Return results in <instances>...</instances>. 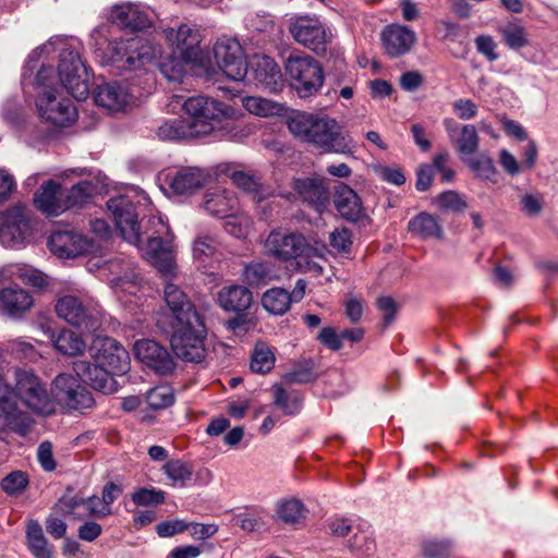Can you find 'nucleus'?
<instances>
[{
	"mask_svg": "<svg viewBox=\"0 0 558 558\" xmlns=\"http://www.w3.org/2000/svg\"><path fill=\"white\" fill-rule=\"evenodd\" d=\"M101 315L92 300H82L72 294V357L88 352L95 362L105 367L108 376H121L130 371V355L116 339L101 336Z\"/></svg>",
	"mask_w": 558,
	"mask_h": 558,
	"instance_id": "nucleus-1",
	"label": "nucleus"
},
{
	"mask_svg": "<svg viewBox=\"0 0 558 558\" xmlns=\"http://www.w3.org/2000/svg\"><path fill=\"white\" fill-rule=\"evenodd\" d=\"M163 299L171 316V348L186 362L199 363L205 359V323L190 296L177 284L167 283Z\"/></svg>",
	"mask_w": 558,
	"mask_h": 558,
	"instance_id": "nucleus-2",
	"label": "nucleus"
},
{
	"mask_svg": "<svg viewBox=\"0 0 558 558\" xmlns=\"http://www.w3.org/2000/svg\"><path fill=\"white\" fill-rule=\"evenodd\" d=\"M187 118L165 120L156 130V136L163 142H179L210 134L232 108L222 101L205 96L187 98L183 104Z\"/></svg>",
	"mask_w": 558,
	"mask_h": 558,
	"instance_id": "nucleus-3",
	"label": "nucleus"
},
{
	"mask_svg": "<svg viewBox=\"0 0 558 558\" xmlns=\"http://www.w3.org/2000/svg\"><path fill=\"white\" fill-rule=\"evenodd\" d=\"M290 132L303 142L310 143L324 153L352 155L354 142L342 131V126L335 118L294 111L288 119Z\"/></svg>",
	"mask_w": 558,
	"mask_h": 558,
	"instance_id": "nucleus-4",
	"label": "nucleus"
},
{
	"mask_svg": "<svg viewBox=\"0 0 558 558\" xmlns=\"http://www.w3.org/2000/svg\"><path fill=\"white\" fill-rule=\"evenodd\" d=\"M94 46L104 64L112 66L120 71H136L151 64L156 60L155 47L142 38L105 40L98 38L100 46Z\"/></svg>",
	"mask_w": 558,
	"mask_h": 558,
	"instance_id": "nucleus-5",
	"label": "nucleus"
},
{
	"mask_svg": "<svg viewBox=\"0 0 558 558\" xmlns=\"http://www.w3.org/2000/svg\"><path fill=\"white\" fill-rule=\"evenodd\" d=\"M284 71L291 89L302 99L315 97L324 86V69L308 54H290L284 61Z\"/></svg>",
	"mask_w": 558,
	"mask_h": 558,
	"instance_id": "nucleus-6",
	"label": "nucleus"
},
{
	"mask_svg": "<svg viewBox=\"0 0 558 558\" xmlns=\"http://www.w3.org/2000/svg\"><path fill=\"white\" fill-rule=\"evenodd\" d=\"M52 66L43 65L36 73L34 85L41 88L36 107L40 118L56 129H62L70 123V101L66 97H61L59 90L50 85L53 78Z\"/></svg>",
	"mask_w": 558,
	"mask_h": 558,
	"instance_id": "nucleus-7",
	"label": "nucleus"
},
{
	"mask_svg": "<svg viewBox=\"0 0 558 558\" xmlns=\"http://www.w3.org/2000/svg\"><path fill=\"white\" fill-rule=\"evenodd\" d=\"M106 20L107 23L98 25L90 34V39L96 41V46L101 45L98 38L107 40L112 26L129 34L144 32L151 27L148 13L140 4L132 2L112 5L106 13Z\"/></svg>",
	"mask_w": 558,
	"mask_h": 558,
	"instance_id": "nucleus-8",
	"label": "nucleus"
},
{
	"mask_svg": "<svg viewBox=\"0 0 558 558\" xmlns=\"http://www.w3.org/2000/svg\"><path fill=\"white\" fill-rule=\"evenodd\" d=\"M14 379V396L28 409L41 415L53 412V404L45 385L32 369L16 368Z\"/></svg>",
	"mask_w": 558,
	"mask_h": 558,
	"instance_id": "nucleus-9",
	"label": "nucleus"
},
{
	"mask_svg": "<svg viewBox=\"0 0 558 558\" xmlns=\"http://www.w3.org/2000/svg\"><path fill=\"white\" fill-rule=\"evenodd\" d=\"M107 209L122 238L129 243L140 246L143 243L142 225L145 218L138 220L136 206L132 199L125 195L111 197L107 202Z\"/></svg>",
	"mask_w": 558,
	"mask_h": 558,
	"instance_id": "nucleus-10",
	"label": "nucleus"
},
{
	"mask_svg": "<svg viewBox=\"0 0 558 558\" xmlns=\"http://www.w3.org/2000/svg\"><path fill=\"white\" fill-rule=\"evenodd\" d=\"M290 34L294 40L314 53H323L326 45L333 38V34L317 17L308 15L299 16L290 23Z\"/></svg>",
	"mask_w": 558,
	"mask_h": 558,
	"instance_id": "nucleus-11",
	"label": "nucleus"
},
{
	"mask_svg": "<svg viewBox=\"0 0 558 558\" xmlns=\"http://www.w3.org/2000/svg\"><path fill=\"white\" fill-rule=\"evenodd\" d=\"M265 247L269 255L286 263L307 258L313 252V247L303 234L298 232L286 233L279 230H272L269 233Z\"/></svg>",
	"mask_w": 558,
	"mask_h": 558,
	"instance_id": "nucleus-12",
	"label": "nucleus"
},
{
	"mask_svg": "<svg viewBox=\"0 0 558 558\" xmlns=\"http://www.w3.org/2000/svg\"><path fill=\"white\" fill-rule=\"evenodd\" d=\"M213 50L216 64L228 78L236 82L244 81L248 61L236 39L218 40Z\"/></svg>",
	"mask_w": 558,
	"mask_h": 558,
	"instance_id": "nucleus-13",
	"label": "nucleus"
},
{
	"mask_svg": "<svg viewBox=\"0 0 558 558\" xmlns=\"http://www.w3.org/2000/svg\"><path fill=\"white\" fill-rule=\"evenodd\" d=\"M165 36L173 48V53L179 54L186 62L195 65L203 64L204 52L201 48V34L198 29L181 24L178 28L165 29Z\"/></svg>",
	"mask_w": 558,
	"mask_h": 558,
	"instance_id": "nucleus-14",
	"label": "nucleus"
},
{
	"mask_svg": "<svg viewBox=\"0 0 558 558\" xmlns=\"http://www.w3.org/2000/svg\"><path fill=\"white\" fill-rule=\"evenodd\" d=\"M31 221L23 205H14L0 214V242L4 246L22 244L31 235Z\"/></svg>",
	"mask_w": 558,
	"mask_h": 558,
	"instance_id": "nucleus-15",
	"label": "nucleus"
},
{
	"mask_svg": "<svg viewBox=\"0 0 558 558\" xmlns=\"http://www.w3.org/2000/svg\"><path fill=\"white\" fill-rule=\"evenodd\" d=\"M135 357L147 368L160 376L171 375L175 361L168 349L151 339H141L134 344Z\"/></svg>",
	"mask_w": 558,
	"mask_h": 558,
	"instance_id": "nucleus-16",
	"label": "nucleus"
},
{
	"mask_svg": "<svg viewBox=\"0 0 558 558\" xmlns=\"http://www.w3.org/2000/svg\"><path fill=\"white\" fill-rule=\"evenodd\" d=\"M243 82L276 93L282 86L281 69L271 57L254 54L248 60L247 75Z\"/></svg>",
	"mask_w": 558,
	"mask_h": 558,
	"instance_id": "nucleus-17",
	"label": "nucleus"
},
{
	"mask_svg": "<svg viewBox=\"0 0 558 558\" xmlns=\"http://www.w3.org/2000/svg\"><path fill=\"white\" fill-rule=\"evenodd\" d=\"M292 190L304 205L315 211L323 214L328 208L330 192L324 178H294Z\"/></svg>",
	"mask_w": 558,
	"mask_h": 558,
	"instance_id": "nucleus-18",
	"label": "nucleus"
},
{
	"mask_svg": "<svg viewBox=\"0 0 558 558\" xmlns=\"http://www.w3.org/2000/svg\"><path fill=\"white\" fill-rule=\"evenodd\" d=\"M70 194L59 182L48 180L34 194L35 207L47 217H57L69 208Z\"/></svg>",
	"mask_w": 558,
	"mask_h": 558,
	"instance_id": "nucleus-19",
	"label": "nucleus"
},
{
	"mask_svg": "<svg viewBox=\"0 0 558 558\" xmlns=\"http://www.w3.org/2000/svg\"><path fill=\"white\" fill-rule=\"evenodd\" d=\"M72 380L104 393H113L117 390L114 379L108 376L105 367H101L98 362L72 361Z\"/></svg>",
	"mask_w": 558,
	"mask_h": 558,
	"instance_id": "nucleus-20",
	"label": "nucleus"
},
{
	"mask_svg": "<svg viewBox=\"0 0 558 558\" xmlns=\"http://www.w3.org/2000/svg\"><path fill=\"white\" fill-rule=\"evenodd\" d=\"M381 45L389 58H399L411 51L416 43V34L409 26L391 23L380 34Z\"/></svg>",
	"mask_w": 558,
	"mask_h": 558,
	"instance_id": "nucleus-21",
	"label": "nucleus"
},
{
	"mask_svg": "<svg viewBox=\"0 0 558 558\" xmlns=\"http://www.w3.org/2000/svg\"><path fill=\"white\" fill-rule=\"evenodd\" d=\"M89 225L92 233L98 241L72 231V258L83 255L100 256V242H107L111 238V228L105 219L90 220Z\"/></svg>",
	"mask_w": 558,
	"mask_h": 558,
	"instance_id": "nucleus-22",
	"label": "nucleus"
},
{
	"mask_svg": "<svg viewBox=\"0 0 558 558\" xmlns=\"http://www.w3.org/2000/svg\"><path fill=\"white\" fill-rule=\"evenodd\" d=\"M333 204L339 215L347 221L363 223L368 219L359 194L343 182L335 186Z\"/></svg>",
	"mask_w": 558,
	"mask_h": 558,
	"instance_id": "nucleus-23",
	"label": "nucleus"
},
{
	"mask_svg": "<svg viewBox=\"0 0 558 558\" xmlns=\"http://www.w3.org/2000/svg\"><path fill=\"white\" fill-rule=\"evenodd\" d=\"M207 173L198 167H183L166 175L170 191L175 195H191L206 183Z\"/></svg>",
	"mask_w": 558,
	"mask_h": 558,
	"instance_id": "nucleus-24",
	"label": "nucleus"
},
{
	"mask_svg": "<svg viewBox=\"0 0 558 558\" xmlns=\"http://www.w3.org/2000/svg\"><path fill=\"white\" fill-rule=\"evenodd\" d=\"M203 207L218 219H233L239 211V201L233 191L215 190L205 194Z\"/></svg>",
	"mask_w": 558,
	"mask_h": 558,
	"instance_id": "nucleus-25",
	"label": "nucleus"
},
{
	"mask_svg": "<svg viewBox=\"0 0 558 558\" xmlns=\"http://www.w3.org/2000/svg\"><path fill=\"white\" fill-rule=\"evenodd\" d=\"M446 130L457 150L463 158L475 154L480 146V137L473 124H463L459 128L451 120H445Z\"/></svg>",
	"mask_w": 558,
	"mask_h": 558,
	"instance_id": "nucleus-26",
	"label": "nucleus"
},
{
	"mask_svg": "<svg viewBox=\"0 0 558 558\" xmlns=\"http://www.w3.org/2000/svg\"><path fill=\"white\" fill-rule=\"evenodd\" d=\"M252 301V292L244 286L223 287L218 293V303L226 312L244 313Z\"/></svg>",
	"mask_w": 558,
	"mask_h": 558,
	"instance_id": "nucleus-27",
	"label": "nucleus"
},
{
	"mask_svg": "<svg viewBox=\"0 0 558 558\" xmlns=\"http://www.w3.org/2000/svg\"><path fill=\"white\" fill-rule=\"evenodd\" d=\"M33 296L21 288H3L0 290V306L11 317H20L33 306Z\"/></svg>",
	"mask_w": 558,
	"mask_h": 558,
	"instance_id": "nucleus-28",
	"label": "nucleus"
},
{
	"mask_svg": "<svg viewBox=\"0 0 558 558\" xmlns=\"http://www.w3.org/2000/svg\"><path fill=\"white\" fill-rule=\"evenodd\" d=\"M94 99L100 107L111 111H120L126 107L129 94L120 83L110 82L98 86Z\"/></svg>",
	"mask_w": 558,
	"mask_h": 558,
	"instance_id": "nucleus-29",
	"label": "nucleus"
},
{
	"mask_svg": "<svg viewBox=\"0 0 558 558\" xmlns=\"http://www.w3.org/2000/svg\"><path fill=\"white\" fill-rule=\"evenodd\" d=\"M90 71L78 54L72 53V99L84 101L88 98L93 85Z\"/></svg>",
	"mask_w": 558,
	"mask_h": 558,
	"instance_id": "nucleus-30",
	"label": "nucleus"
},
{
	"mask_svg": "<svg viewBox=\"0 0 558 558\" xmlns=\"http://www.w3.org/2000/svg\"><path fill=\"white\" fill-rule=\"evenodd\" d=\"M242 276L248 287L256 289L279 278L275 265L270 262H251L245 265Z\"/></svg>",
	"mask_w": 558,
	"mask_h": 558,
	"instance_id": "nucleus-31",
	"label": "nucleus"
},
{
	"mask_svg": "<svg viewBox=\"0 0 558 558\" xmlns=\"http://www.w3.org/2000/svg\"><path fill=\"white\" fill-rule=\"evenodd\" d=\"M147 254L151 264L162 272H171L173 257L170 245L160 236L147 238Z\"/></svg>",
	"mask_w": 558,
	"mask_h": 558,
	"instance_id": "nucleus-32",
	"label": "nucleus"
},
{
	"mask_svg": "<svg viewBox=\"0 0 558 558\" xmlns=\"http://www.w3.org/2000/svg\"><path fill=\"white\" fill-rule=\"evenodd\" d=\"M217 174L229 177L234 185L251 194L254 198H260V184L257 178L242 170H234L232 163H220L217 166Z\"/></svg>",
	"mask_w": 558,
	"mask_h": 558,
	"instance_id": "nucleus-33",
	"label": "nucleus"
},
{
	"mask_svg": "<svg viewBox=\"0 0 558 558\" xmlns=\"http://www.w3.org/2000/svg\"><path fill=\"white\" fill-rule=\"evenodd\" d=\"M70 518V499L61 497L53 506L49 517L46 520V530L54 538H61L65 535L68 520Z\"/></svg>",
	"mask_w": 558,
	"mask_h": 558,
	"instance_id": "nucleus-34",
	"label": "nucleus"
},
{
	"mask_svg": "<svg viewBox=\"0 0 558 558\" xmlns=\"http://www.w3.org/2000/svg\"><path fill=\"white\" fill-rule=\"evenodd\" d=\"M106 187L107 184L100 180L99 174L72 184V209L90 203L92 198L101 194Z\"/></svg>",
	"mask_w": 558,
	"mask_h": 558,
	"instance_id": "nucleus-35",
	"label": "nucleus"
},
{
	"mask_svg": "<svg viewBox=\"0 0 558 558\" xmlns=\"http://www.w3.org/2000/svg\"><path fill=\"white\" fill-rule=\"evenodd\" d=\"M408 231L422 239L441 238L442 229L436 217L422 211L412 217L408 222Z\"/></svg>",
	"mask_w": 558,
	"mask_h": 558,
	"instance_id": "nucleus-36",
	"label": "nucleus"
},
{
	"mask_svg": "<svg viewBox=\"0 0 558 558\" xmlns=\"http://www.w3.org/2000/svg\"><path fill=\"white\" fill-rule=\"evenodd\" d=\"M498 33L502 38L504 44L513 51H520L521 49L530 46L529 34L525 27L513 19L506 25L498 27Z\"/></svg>",
	"mask_w": 558,
	"mask_h": 558,
	"instance_id": "nucleus-37",
	"label": "nucleus"
},
{
	"mask_svg": "<svg viewBox=\"0 0 558 558\" xmlns=\"http://www.w3.org/2000/svg\"><path fill=\"white\" fill-rule=\"evenodd\" d=\"M274 404L286 415L294 416L303 407V395L298 390H286L280 385L272 386Z\"/></svg>",
	"mask_w": 558,
	"mask_h": 558,
	"instance_id": "nucleus-38",
	"label": "nucleus"
},
{
	"mask_svg": "<svg viewBox=\"0 0 558 558\" xmlns=\"http://www.w3.org/2000/svg\"><path fill=\"white\" fill-rule=\"evenodd\" d=\"M290 292L283 288H270L262 296L263 307L275 316L286 314L291 307Z\"/></svg>",
	"mask_w": 558,
	"mask_h": 558,
	"instance_id": "nucleus-39",
	"label": "nucleus"
},
{
	"mask_svg": "<svg viewBox=\"0 0 558 558\" xmlns=\"http://www.w3.org/2000/svg\"><path fill=\"white\" fill-rule=\"evenodd\" d=\"M26 538L28 548L35 558H52L51 548L38 521H28Z\"/></svg>",
	"mask_w": 558,
	"mask_h": 558,
	"instance_id": "nucleus-40",
	"label": "nucleus"
},
{
	"mask_svg": "<svg viewBox=\"0 0 558 558\" xmlns=\"http://www.w3.org/2000/svg\"><path fill=\"white\" fill-rule=\"evenodd\" d=\"M305 505L298 498L282 499L277 502L276 518L284 524L293 525L305 518Z\"/></svg>",
	"mask_w": 558,
	"mask_h": 558,
	"instance_id": "nucleus-41",
	"label": "nucleus"
},
{
	"mask_svg": "<svg viewBox=\"0 0 558 558\" xmlns=\"http://www.w3.org/2000/svg\"><path fill=\"white\" fill-rule=\"evenodd\" d=\"M265 509L262 506H245L243 511L233 514L232 522L241 530L252 533L258 531L264 522Z\"/></svg>",
	"mask_w": 558,
	"mask_h": 558,
	"instance_id": "nucleus-42",
	"label": "nucleus"
},
{
	"mask_svg": "<svg viewBox=\"0 0 558 558\" xmlns=\"http://www.w3.org/2000/svg\"><path fill=\"white\" fill-rule=\"evenodd\" d=\"M172 486L185 487L192 480L193 469L191 464L181 459H170L161 466Z\"/></svg>",
	"mask_w": 558,
	"mask_h": 558,
	"instance_id": "nucleus-43",
	"label": "nucleus"
},
{
	"mask_svg": "<svg viewBox=\"0 0 558 558\" xmlns=\"http://www.w3.org/2000/svg\"><path fill=\"white\" fill-rule=\"evenodd\" d=\"M462 160L474 172L477 179L489 182L496 181L497 169L493 158L488 154L481 153L474 157L468 156Z\"/></svg>",
	"mask_w": 558,
	"mask_h": 558,
	"instance_id": "nucleus-44",
	"label": "nucleus"
},
{
	"mask_svg": "<svg viewBox=\"0 0 558 558\" xmlns=\"http://www.w3.org/2000/svg\"><path fill=\"white\" fill-rule=\"evenodd\" d=\"M316 378L315 362L312 357L294 363L293 367L283 376L284 381L289 384H310Z\"/></svg>",
	"mask_w": 558,
	"mask_h": 558,
	"instance_id": "nucleus-45",
	"label": "nucleus"
},
{
	"mask_svg": "<svg viewBox=\"0 0 558 558\" xmlns=\"http://www.w3.org/2000/svg\"><path fill=\"white\" fill-rule=\"evenodd\" d=\"M276 357L265 342H257L251 356V369L257 374L269 373L275 366Z\"/></svg>",
	"mask_w": 558,
	"mask_h": 558,
	"instance_id": "nucleus-46",
	"label": "nucleus"
},
{
	"mask_svg": "<svg viewBox=\"0 0 558 558\" xmlns=\"http://www.w3.org/2000/svg\"><path fill=\"white\" fill-rule=\"evenodd\" d=\"M315 54L323 57L325 59L326 66L336 75H341L344 73L347 68L344 51L338 43H335L333 38L330 39L328 45H326L325 51L323 53Z\"/></svg>",
	"mask_w": 558,
	"mask_h": 558,
	"instance_id": "nucleus-47",
	"label": "nucleus"
},
{
	"mask_svg": "<svg viewBox=\"0 0 558 558\" xmlns=\"http://www.w3.org/2000/svg\"><path fill=\"white\" fill-rule=\"evenodd\" d=\"M166 492L156 487H138L131 494L136 507H158L166 501Z\"/></svg>",
	"mask_w": 558,
	"mask_h": 558,
	"instance_id": "nucleus-48",
	"label": "nucleus"
},
{
	"mask_svg": "<svg viewBox=\"0 0 558 558\" xmlns=\"http://www.w3.org/2000/svg\"><path fill=\"white\" fill-rule=\"evenodd\" d=\"M175 401L173 389L169 386H156L146 393V402L153 410L171 407Z\"/></svg>",
	"mask_w": 558,
	"mask_h": 558,
	"instance_id": "nucleus-49",
	"label": "nucleus"
},
{
	"mask_svg": "<svg viewBox=\"0 0 558 558\" xmlns=\"http://www.w3.org/2000/svg\"><path fill=\"white\" fill-rule=\"evenodd\" d=\"M186 64H192L191 62H186L179 54L171 56L165 59L159 63V70L162 75L170 82H182L186 69Z\"/></svg>",
	"mask_w": 558,
	"mask_h": 558,
	"instance_id": "nucleus-50",
	"label": "nucleus"
},
{
	"mask_svg": "<svg viewBox=\"0 0 558 558\" xmlns=\"http://www.w3.org/2000/svg\"><path fill=\"white\" fill-rule=\"evenodd\" d=\"M89 269L92 270L95 268H107L112 275H116L117 280H121L122 276H126L128 269L131 268L133 263L123 257V256H116L108 260H101L97 259L95 263H92V260L88 262Z\"/></svg>",
	"mask_w": 558,
	"mask_h": 558,
	"instance_id": "nucleus-51",
	"label": "nucleus"
},
{
	"mask_svg": "<svg viewBox=\"0 0 558 558\" xmlns=\"http://www.w3.org/2000/svg\"><path fill=\"white\" fill-rule=\"evenodd\" d=\"M50 252L60 259L70 257V232L68 230H56L47 243Z\"/></svg>",
	"mask_w": 558,
	"mask_h": 558,
	"instance_id": "nucleus-52",
	"label": "nucleus"
},
{
	"mask_svg": "<svg viewBox=\"0 0 558 558\" xmlns=\"http://www.w3.org/2000/svg\"><path fill=\"white\" fill-rule=\"evenodd\" d=\"M436 202L442 211L462 213L468 207L463 197L452 190L440 193L437 196Z\"/></svg>",
	"mask_w": 558,
	"mask_h": 558,
	"instance_id": "nucleus-53",
	"label": "nucleus"
},
{
	"mask_svg": "<svg viewBox=\"0 0 558 558\" xmlns=\"http://www.w3.org/2000/svg\"><path fill=\"white\" fill-rule=\"evenodd\" d=\"M28 486V477L22 471H13L1 481L2 490L10 495H20Z\"/></svg>",
	"mask_w": 558,
	"mask_h": 558,
	"instance_id": "nucleus-54",
	"label": "nucleus"
},
{
	"mask_svg": "<svg viewBox=\"0 0 558 558\" xmlns=\"http://www.w3.org/2000/svg\"><path fill=\"white\" fill-rule=\"evenodd\" d=\"M453 550V545L448 539H429L423 543L425 558H448Z\"/></svg>",
	"mask_w": 558,
	"mask_h": 558,
	"instance_id": "nucleus-55",
	"label": "nucleus"
},
{
	"mask_svg": "<svg viewBox=\"0 0 558 558\" xmlns=\"http://www.w3.org/2000/svg\"><path fill=\"white\" fill-rule=\"evenodd\" d=\"M94 407L95 399L90 390L80 385L76 388H72V411H78L84 414L85 410L93 409Z\"/></svg>",
	"mask_w": 558,
	"mask_h": 558,
	"instance_id": "nucleus-56",
	"label": "nucleus"
},
{
	"mask_svg": "<svg viewBox=\"0 0 558 558\" xmlns=\"http://www.w3.org/2000/svg\"><path fill=\"white\" fill-rule=\"evenodd\" d=\"M330 245L339 253H350L353 241L352 232L348 228L336 229L330 233Z\"/></svg>",
	"mask_w": 558,
	"mask_h": 558,
	"instance_id": "nucleus-57",
	"label": "nucleus"
},
{
	"mask_svg": "<svg viewBox=\"0 0 558 558\" xmlns=\"http://www.w3.org/2000/svg\"><path fill=\"white\" fill-rule=\"evenodd\" d=\"M474 44L478 53L484 56L487 61L495 62L499 54L496 51L497 43L490 35H478L474 39Z\"/></svg>",
	"mask_w": 558,
	"mask_h": 558,
	"instance_id": "nucleus-58",
	"label": "nucleus"
},
{
	"mask_svg": "<svg viewBox=\"0 0 558 558\" xmlns=\"http://www.w3.org/2000/svg\"><path fill=\"white\" fill-rule=\"evenodd\" d=\"M123 487L121 482L109 481L101 490L102 509L111 513V505L122 495Z\"/></svg>",
	"mask_w": 558,
	"mask_h": 558,
	"instance_id": "nucleus-59",
	"label": "nucleus"
},
{
	"mask_svg": "<svg viewBox=\"0 0 558 558\" xmlns=\"http://www.w3.org/2000/svg\"><path fill=\"white\" fill-rule=\"evenodd\" d=\"M316 339L331 351H339L343 347L341 332L338 333L333 327H324Z\"/></svg>",
	"mask_w": 558,
	"mask_h": 558,
	"instance_id": "nucleus-60",
	"label": "nucleus"
},
{
	"mask_svg": "<svg viewBox=\"0 0 558 558\" xmlns=\"http://www.w3.org/2000/svg\"><path fill=\"white\" fill-rule=\"evenodd\" d=\"M434 167L430 163H422L416 169L415 189L418 192H426L434 182Z\"/></svg>",
	"mask_w": 558,
	"mask_h": 558,
	"instance_id": "nucleus-61",
	"label": "nucleus"
},
{
	"mask_svg": "<svg viewBox=\"0 0 558 558\" xmlns=\"http://www.w3.org/2000/svg\"><path fill=\"white\" fill-rule=\"evenodd\" d=\"M215 240L211 236H198L193 244V256L196 259H204L215 254Z\"/></svg>",
	"mask_w": 558,
	"mask_h": 558,
	"instance_id": "nucleus-62",
	"label": "nucleus"
},
{
	"mask_svg": "<svg viewBox=\"0 0 558 558\" xmlns=\"http://www.w3.org/2000/svg\"><path fill=\"white\" fill-rule=\"evenodd\" d=\"M189 527L186 531L190 532L191 536L197 541H205L213 537L219 530V526L215 523H187Z\"/></svg>",
	"mask_w": 558,
	"mask_h": 558,
	"instance_id": "nucleus-63",
	"label": "nucleus"
},
{
	"mask_svg": "<svg viewBox=\"0 0 558 558\" xmlns=\"http://www.w3.org/2000/svg\"><path fill=\"white\" fill-rule=\"evenodd\" d=\"M449 154L447 151L437 153L433 158L432 166L434 172L438 171L441 175V181L449 183L454 179L456 172L447 166Z\"/></svg>",
	"mask_w": 558,
	"mask_h": 558,
	"instance_id": "nucleus-64",
	"label": "nucleus"
}]
</instances>
